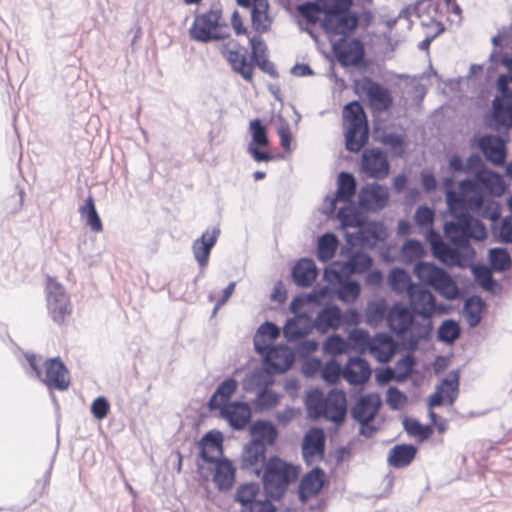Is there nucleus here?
<instances>
[{"mask_svg":"<svg viewBox=\"0 0 512 512\" xmlns=\"http://www.w3.org/2000/svg\"><path fill=\"white\" fill-rule=\"evenodd\" d=\"M449 211L456 217L455 222H447L444 227L447 238L457 246H465L470 239L477 241L487 237L484 224L468 214L470 210H460L457 213Z\"/></svg>","mask_w":512,"mask_h":512,"instance_id":"6","label":"nucleus"},{"mask_svg":"<svg viewBox=\"0 0 512 512\" xmlns=\"http://www.w3.org/2000/svg\"><path fill=\"white\" fill-rule=\"evenodd\" d=\"M498 88L502 98L493 101V115L496 122L504 127H512V77L501 75L498 78Z\"/></svg>","mask_w":512,"mask_h":512,"instance_id":"14","label":"nucleus"},{"mask_svg":"<svg viewBox=\"0 0 512 512\" xmlns=\"http://www.w3.org/2000/svg\"><path fill=\"white\" fill-rule=\"evenodd\" d=\"M459 392V374L457 371L451 372L447 378L443 379L436 387V390L428 398L430 409L443 405L444 403L452 405Z\"/></svg>","mask_w":512,"mask_h":512,"instance_id":"19","label":"nucleus"},{"mask_svg":"<svg viewBox=\"0 0 512 512\" xmlns=\"http://www.w3.org/2000/svg\"><path fill=\"white\" fill-rule=\"evenodd\" d=\"M491 267L497 271L508 270L511 266V258L505 249L494 248L489 251Z\"/></svg>","mask_w":512,"mask_h":512,"instance_id":"53","label":"nucleus"},{"mask_svg":"<svg viewBox=\"0 0 512 512\" xmlns=\"http://www.w3.org/2000/svg\"><path fill=\"white\" fill-rule=\"evenodd\" d=\"M220 52L235 72L247 82L253 83L254 67L252 62L248 61L245 48L229 36L228 40L220 46Z\"/></svg>","mask_w":512,"mask_h":512,"instance_id":"13","label":"nucleus"},{"mask_svg":"<svg viewBox=\"0 0 512 512\" xmlns=\"http://www.w3.org/2000/svg\"><path fill=\"white\" fill-rule=\"evenodd\" d=\"M398 348L397 342L386 333H377L372 337L369 353L381 363H387Z\"/></svg>","mask_w":512,"mask_h":512,"instance_id":"28","label":"nucleus"},{"mask_svg":"<svg viewBox=\"0 0 512 512\" xmlns=\"http://www.w3.org/2000/svg\"><path fill=\"white\" fill-rule=\"evenodd\" d=\"M45 292L50 317L57 325L66 324L72 315L73 307L65 288L54 278L47 276Z\"/></svg>","mask_w":512,"mask_h":512,"instance_id":"10","label":"nucleus"},{"mask_svg":"<svg viewBox=\"0 0 512 512\" xmlns=\"http://www.w3.org/2000/svg\"><path fill=\"white\" fill-rule=\"evenodd\" d=\"M413 310L420 316L430 319L444 308L437 305L436 298L429 290L417 285L408 296Z\"/></svg>","mask_w":512,"mask_h":512,"instance_id":"20","label":"nucleus"},{"mask_svg":"<svg viewBox=\"0 0 512 512\" xmlns=\"http://www.w3.org/2000/svg\"><path fill=\"white\" fill-rule=\"evenodd\" d=\"M417 451V448L411 444H397L390 449L387 462L393 468H405L413 462Z\"/></svg>","mask_w":512,"mask_h":512,"instance_id":"36","label":"nucleus"},{"mask_svg":"<svg viewBox=\"0 0 512 512\" xmlns=\"http://www.w3.org/2000/svg\"><path fill=\"white\" fill-rule=\"evenodd\" d=\"M426 240L431 245L433 255L447 265H455L459 262L458 252L445 244L439 233L431 227L427 232Z\"/></svg>","mask_w":512,"mask_h":512,"instance_id":"30","label":"nucleus"},{"mask_svg":"<svg viewBox=\"0 0 512 512\" xmlns=\"http://www.w3.org/2000/svg\"><path fill=\"white\" fill-rule=\"evenodd\" d=\"M281 395L274 392L269 388H264L258 392L257 396L252 402V405L257 412H265L274 409L279 405Z\"/></svg>","mask_w":512,"mask_h":512,"instance_id":"44","label":"nucleus"},{"mask_svg":"<svg viewBox=\"0 0 512 512\" xmlns=\"http://www.w3.org/2000/svg\"><path fill=\"white\" fill-rule=\"evenodd\" d=\"M482 309L483 303L480 298L471 297L466 300L464 305V312L467 322L471 326H476L480 322Z\"/></svg>","mask_w":512,"mask_h":512,"instance_id":"51","label":"nucleus"},{"mask_svg":"<svg viewBox=\"0 0 512 512\" xmlns=\"http://www.w3.org/2000/svg\"><path fill=\"white\" fill-rule=\"evenodd\" d=\"M381 405L380 397L376 394H369L361 397L352 408V415L361 425V433L371 437L375 428L369 425L374 419Z\"/></svg>","mask_w":512,"mask_h":512,"instance_id":"15","label":"nucleus"},{"mask_svg":"<svg viewBox=\"0 0 512 512\" xmlns=\"http://www.w3.org/2000/svg\"><path fill=\"white\" fill-rule=\"evenodd\" d=\"M263 355H265V363L268 369L274 373L287 371L294 362V355L286 346H271Z\"/></svg>","mask_w":512,"mask_h":512,"instance_id":"25","label":"nucleus"},{"mask_svg":"<svg viewBox=\"0 0 512 512\" xmlns=\"http://www.w3.org/2000/svg\"><path fill=\"white\" fill-rule=\"evenodd\" d=\"M294 282L301 287H309L317 277V267L313 260L303 258L293 268Z\"/></svg>","mask_w":512,"mask_h":512,"instance_id":"38","label":"nucleus"},{"mask_svg":"<svg viewBox=\"0 0 512 512\" xmlns=\"http://www.w3.org/2000/svg\"><path fill=\"white\" fill-rule=\"evenodd\" d=\"M249 128L252 134V141L248 146V151L252 155L253 159L257 162L270 161L271 155L266 149L269 144L267 130L262 125L259 119L250 121Z\"/></svg>","mask_w":512,"mask_h":512,"instance_id":"21","label":"nucleus"},{"mask_svg":"<svg viewBox=\"0 0 512 512\" xmlns=\"http://www.w3.org/2000/svg\"><path fill=\"white\" fill-rule=\"evenodd\" d=\"M325 433L322 428L313 427L307 431L302 441V455L307 462L321 460L325 452Z\"/></svg>","mask_w":512,"mask_h":512,"instance_id":"22","label":"nucleus"},{"mask_svg":"<svg viewBox=\"0 0 512 512\" xmlns=\"http://www.w3.org/2000/svg\"><path fill=\"white\" fill-rule=\"evenodd\" d=\"M361 292L360 285L356 281H346L340 285L338 298L344 302L355 301Z\"/></svg>","mask_w":512,"mask_h":512,"instance_id":"56","label":"nucleus"},{"mask_svg":"<svg viewBox=\"0 0 512 512\" xmlns=\"http://www.w3.org/2000/svg\"><path fill=\"white\" fill-rule=\"evenodd\" d=\"M219 234L220 231L217 228L206 230L199 239L193 242V254L200 267L203 268L208 264L211 250L216 244Z\"/></svg>","mask_w":512,"mask_h":512,"instance_id":"31","label":"nucleus"},{"mask_svg":"<svg viewBox=\"0 0 512 512\" xmlns=\"http://www.w3.org/2000/svg\"><path fill=\"white\" fill-rule=\"evenodd\" d=\"M321 375L327 383L336 384L343 376V369L337 361L330 360L322 368Z\"/></svg>","mask_w":512,"mask_h":512,"instance_id":"57","label":"nucleus"},{"mask_svg":"<svg viewBox=\"0 0 512 512\" xmlns=\"http://www.w3.org/2000/svg\"><path fill=\"white\" fill-rule=\"evenodd\" d=\"M222 416L235 429H243L249 423L251 410L248 404L241 402L230 403L221 409Z\"/></svg>","mask_w":512,"mask_h":512,"instance_id":"34","label":"nucleus"},{"mask_svg":"<svg viewBox=\"0 0 512 512\" xmlns=\"http://www.w3.org/2000/svg\"><path fill=\"white\" fill-rule=\"evenodd\" d=\"M236 469L227 459H220L215 462V473L213 481L219 490H229L235 482Z\"/></svg>","mask_w":512,"mask_h":512,"instance_id":"39","label":"nucleus"},{"mask_svg":"<svg viewBox=\"0 0 512 512\" xmlns=\"http://www.w3.org/2000/svg\"><path fill=\"white\" fill-rule=\"evenodd\" d=\"M352 6L353 0H315L298 5L296 10L308 24L320 22L328 37H349L360 24V15Z\"/></svg>","mask_w":512,"mask_h":512,"instance_id":"2","label":"nucleus"},{"mask_svg":"<svg viewBox=\"0 0 512 512\" xmlns=\"http://www.w3.org/2000/svg\"><path fill=\"white\" fill-rule=\"evenodd\" d=\"M370 376L369 363L359 357L350 358L343 368V378L351 385H363Z\"/></svg>","mask_w":512,"mask_h":512,"instance_id":"29","label":"nucleus"},{"mask_svg":"<svg viewBox=\"0 0 512 512\" xmlns=\"http://www.w3.org/2000/svg\"><path fill=\"white\" fill-rule=\"evenodd\" d=\"M358 87L367 96L373 110L383 112L392 106L393 99L389 90L371 78H363Z\"/></svg>","mask_w":512,"mask_h":512,"instance_id":"18","label":"nucleus"},{"mask_svg":"<svg viewBox=\"0 0 512 512\" xmlns=\"http://www.w3.org/2000/svg\"><path fill=\"white\" fill-rule=\"evenodd\" d=\"M332 49L343 66H357L363 61L365 55L364 45L358 38L340 37L332 45Z\"/></svg>","mask_w":512,"mask_h":512,"instance_id":"16","label":"nucleus"},{"mask_svg":"<svg viewBox=\"0 0 512 512\" xmlns=\"http://www.w3.org/2000/svg\"><path fill=\"white\" fill-rule=\"evenodd\" d=\"M406 432L414 437L418 442L428 440L433 434V428L430 425H423L417 420H406L404 422Z\"/></svg>","mask_w":512,"mask_h":512,"instance_id":"48","label":"nucleus"},{"mask_svg":"<svg viewBox=\"0 0 512 512\" xmlns=\"http://www.w3.org/2000/svg\"><path fill=\"white\" fill-rule=\"evenodd\" d=\"M234 500L240 506V512H276L277 508L258 483L249 482L239 485Z\"/></svg>","mask_w":512,"mask_h":512,"instance_id":"11","label":"nucleus"},{"mask_svg":"<svg viewBox=\"0 0 512 512\" xmlns=\"http://www.w3.org/2000/svg\"><path fill=\"white\" fill-rule=\"evenodd\" d=\"M479 148L485 158L494 165H503L506 159L505 142L499 136L484 135L479 140Z\"/></svg>","mask_w":512,"mask_h":512,"instance_id":"27","label":"nucleus"},{"mask_svg":"<svg viewBox=\"0 0 512 512\" xmlns=\"http://www.w3.org/2000/svg\"><path fill=\"white\" fill-rule=\"evenodd\" d=\"M279 328L270 322L262 324L257 333L254 336V347L255 350L263 354L266 350L271 347L272 343L279 337Z\"/></svg>","mask_w":512,"mask_h":512,"instance_id":"40","label":"nucleus"},{"mask_svg":"<svg viewBox=\"0 0 512 512\" xmlns=\"http://www.w3.org/2000/svg\"><path fill=\"white\" fill-rule=\"evenodd\" d=\"M80 215L86 220L87 225L92 231L99 233L103 230L101 219L96 211L94 199L89 196L84 205L79 209Z\"/></svg>","mask_w":512,"mask_h":512,"instance_id":"47","label":"nucleus"},{"mask_svg":"<svg viewBox=\"0 0 512 512\" xmlns=\"http://www.w3.org/2000/svg\"><path fill=\"white\" fill-rule=\"evenodd\" d=\"M423 244L417 240H407L401 249V254L406 262L412 263L425 256Z\"/></svg>","mask_w":512,"mask_h":512,"instance_id":"52","label":"nucleus"},{"mask_svg":"<svg viewBox=\"0 0 512 512\" xmlns=\"http://www.w3.org/2000/svg\"><path fill=\"white\" fill-rule=\"evenodd\" d=\"M348 340L359 352H369L372 337H370L367 331L363 329H354L349 333Z\"/></svg>","mask_w":512,"mask_h":512,"instance_id":"54","label":"nucleus"},{"mask_svg":"<svg viewBox=\"0 0 512 512\" xmlns=\"http://www.w3.org/2000/svg\"><path fill=\"white\" fill-rule=\"evenodd\" d=\"M342 314L339 307L332 305L322 309L316 316L314 327L321 333H327L330 329H338L341 324Z\"/></svg>","mask_w":512,"mask_h":512,"instance_id":"37","label":"nucleus"},{"mask_svg":"<svg viewBox=\"0 0 512 512\" xmlns=\"http://www.w3.org/2000/svg\"><path fill=\"white\" fill-rule=\"evenodd\" d=\"M306 406L313 418L324 417L325 419L341 424L347 413L346 394L342 390H332L326 397L315 391L308 395Z\"/></svg>","mask_w":512,"mask_h":512,"instance_id":"4","label":"nucleus"},{"mask_svg":"<svg viewBox=\"0 0 512 512\" xmlns=\"http://www.w3.org/2000/svg\"><path fill=\"white\" fill-rule=\"evenodd\" d=\"M325 484V473L320 468H314L306 473L299 485V498L306 502L315 498Z\"/></svg>","mask_w":512,"mask_h":512,"instance_id":"26","label":"nucleus"},{"mask_svg":"<svg viewBox=\"0 0 512 512\" xmlns=\"http://www.w3.org/2000/svg\"><path fill=\"white\" fill-rule=\"evenodd\" d=\"M372 266V259L362 252L353 254L347 261L345 267L351 273H364Z\"/></svg>","mask_w":512,"mask_h":512,"instance_id":"50","label":"nucleus"},{"mask_svg":"<svg viewBox=\"0 0 512 512\" xmlns=\"http://www.w3.org/2000/svg\"><path fill=\"white\" fill-rule=\"evenodd\" d=\"M453 184L452 178L444 180L447 206L453 213L471 210L484 219H499L500 205L494 199L486 197L485 191L494 196L502 195L505 184L501 175L490 170L478 171L474 179H465L459 183L458 193L452 190Z\"/></svg>","mask_w":512,"mask_h":512,"instance_id":"1","label":"nucleus"},{"mask_svg":"<svg viewBox=\"0 0 512 512\" xmlns=\"http://www.w3.org/2000/svg\"><path fill=\"white\" fill-rule=\"evenodd\" d=\"M238 389V382L233 378L224 380L209 400L211 410L221 409L228 405L229 400Z\"/></svg>","mask_w":512,"mask_h":512,"instance_id":"41","label":"nucleus"},{"mask_svg":"<svg viewBox=\"0 0 512 512\" xmlns=\"http://www.w3.org/2000/svg\"><path fill=\"white\" fill-rule=\"evenodd\" d=\"M348 342L339 335L329 336L323 344L325 354L338 356L346 353L348 350Z\"/></svg>","mask_w":512,"mask_h":512,"instance_id":"55","label":"nucleus"},{"mask_svg":"<svg viewBox=\"0 0 512 512\" xmlns=\"http://www.w3.org/2000/svg\"><path fill=\"white\" fill-rule=\"evenodd\" d=\"M243 8L250 9L251 26L256 34L270 31L273 18L269 14L268 0H236Z\"/></svg>","mask_w":512,"mask_h":512,"instance_id":"17","label":"nucleus"},{"mask_svg":"<svg viewBox=\"0 0 512 512\" xmlns=\"http://www.w3.org/2000/svg\"><path fill=\"white\" fill-rule=\"evenodd\" d=\"M356 193V180L354 176L347 172H341L338 175L337 190L330 200V210L333 212L337 202L350 204Z\"/></svg>","mask_w":512,"mask_h":512,"instance_id":"32","label":"nucleus"},{"mask_svg":"<svg viewBox=\"0 0 512 512\" xmlns=\"http://www.w3.org/2000/svg\"><path fill=\"white\" fill-rule=\"evenodd\" d=\"M222 19V11L219 9L196 15L189 28L190 38L203 43L228 38L229 33L224 32L226 24Z\"/></svg>","mask_w":512,"mask_h":512,"instance_id":"8","label":"nucleus"},{"mask_svg":"<svg viewBox=\"0 0 512 512\" xmlns=\"http://www.w3.org/2000/svg\"><path fill=\"white\" fill-rule=\"evenodd\" d=\"M252 434L255 436L254 441H260L263 444H274L278 437V431L276 427L268 421H256L252 428Z\"/></svg>","mask_w":512,"mask_h":512,"instance_id":"46","label":"nucleus"},{"mask_svg":"<svg viewBox=\"0 0 512 512\" xmlns=\"http://www.w3.org/2000/svg\"><path fill=\"white\" fill-rule=\"evenodd\" d=\"M109 410L110 405L107 399L104 397H98L92 402L91 412L93 416L98 420L106 418L109 413Z\"/></svg>","mask_w":512,"mask_h":512,"instance_id":"62","label":"nucleus"},{"mask_svg":"<svg viewBox=\"0 0 512 512\" xmlns=\"http://www.w3.org/2000/svg\"><path fill=\"white\" fill-rule=\"evenodd\" d=\"M460 335L459 325L453 320H445L438 330V337L445 342H453Z\"/></svg>","mask_w":512,"mask_h":512,"instance_id":"58","label":"nucleus"},{"mask_svg":"<svg viewBox=\"0 0 512 512\" xmlns=\"http://www.w3.org/2000/svg\"><path fill=\"white\" fill-rule=\"evenodd\" d=\"M383 143L390 147L396 155L401 156L404 153L405 142L401 135L387 134L383 137Z\"/></svg>","mask_w":512,"mask_h":512,"instance_id":"64","label":"nucleus"},{"mask_svg":"<svg viewBox=\"0 0 512 512\" xmlns=\"http://www.w3.org/2000/svg\"><path fill=\"white\" fill-rule=\"evenodd\" d=\"M475 278L479 285L486 291H493L497 286L491 271L486 267L475 268Z\"/></svg>","mask_w":512,"mask_h":512,"instance_id":"59","label":"nucleus"},{"mask_svg":"<svg viewBox=\"0 0 512 512\" xmlns=\"http://www.w3.org/2000/svg\"><path fill=\"white\" fill-rule=\"evenodd\" d=\"M266 458V446L260 441H252L243 453L242 465L244 468H252L258 471V466L262 465Z\"/></svg>","mask_w":512,"mask_h":512,"instance_id":"43","label":"nucleus"},{"mask_svg":"<svg viewBox=\"0 0 512 512\" xmlns=\"http://www.w3.org/2000/svg\"><path fill=\"white\" fill-rule=\"evenodd\" d=\"M346 148L359 152L368 141V123L363 107L358 101L347 104L343 109Z\"/></svg>","mask_w":512,"mask_h":512,"instance_id":"5","label":"nucleus"},{"mask_svg":"<svg viewBox=\"0 0 512 512\" xmlns=\"http://www.w3.org/2000/svg\"><path fill=\"white\" fill-rule=\"evenodd\" d=\"M222 434L218 431H209L200 441V455L210 463L218 461V457L222 455Z\"/></svg>","mask_w":512,"mask_h":512,"instance_id":"35","label":"nucleus"},{"mask_svg":"<svg viewBox=\"0 0 512 512\" xmlns=\"http://www.w3.org/2000/svg\"><path fill=\"white\" fill-rule=\"evenodd\" d=\"M299 468L278 457H271L265 464L262 483L264 491L274 500L281 499L288 487L299 476Z\"/></svg>","mask_w":512,"mask_h":512,"instance_id":"3","label":"nucleus"},{"mask_svg":"<svg viewBox=\"0 0 512 512\" xmlns=\"http://www.w3.org/2000/svg\"><path fill=\"white\" fill-rule=\"evenodd\" d=\"M386 319L389 328L397 335H404L410 331V336L414 343H417L419 339L427 337L431 330L430 324L427 326L415 327L412 312L401 303L393 305L389 310Z\"/></svg>","mask_w":512,"mask_h":512,"instance_id":"12","label":"nucleus"},{"mask_svg":"<svg viewBox=\"0 0 512 512\" xmlns=\"http://www.w3.org/2000/svg\"><path fill=\"white\" fill-rule=\"evenodd\" d=\"M434 211L427 206H420L414 215V220L419 227H431L434 221Z\"/></svg>","mask_w":512,"mask_h":512,"instance_id":"61","label":"nucleus"},{"mask_svg":"<svg viewBox=\"0 0 512 512\" xmlns=\"http://www.w3.org/2000/svg\"><path fill=\"white\" fill-rule=\"evenodd\" d=\"M338 219L344 227H358L359 219L353 207H342L338 211Z\"/></svg>","mask_w":512,"mask_h":512,"instance_id":"60","label":"nucleus"},{"mask_svg":"<svg viewBox=\"0 0 512 512\" xmlns=\"http://www.w3.org/2000/svg\"><path fill=\"white\" fill-rule=\"evenodd\" d=\"M407 402V397L399 389L390 387L387 391V403L393 409L402 408Z\"/></svg>","mask_w":512,"mask_h":512,"instance_id":"63","label":"nucleus"},{"mask_svg":"<svg viewBox=\"0 0 512 512\" xmlns=\"http://www.w3.org/2000/svg\"><path fill=\"white\" fill-rule=\"evenodd\" d=\"M338 239L332 233H326L318 240L317 258L322 262L331 260L338 248Z\"/></svg>","mask_w":512,"mask_h":512,"instance_id":"45","label":"nucleus"},{"mask_svg":"<svg viewBox=\"0 0 512 512\" xmlns=\"http://www.w3.org/2000/svg\"><path fill=\"white\" fill-rule=\"evenodd\" d=\"M388 283L390 288L397 294H407L416 288L418 284L412 282L410 275L402 268H394L388 275Z\"/></svg>","mask_w":512,"mask_h":512,"instance_id":"42","label":"nucleus"},{"mask_svg":"<svg viewBox=\"0 0 512 512\" xmlns=\"http://www.w3.org/2000/svg\"><path fill=\"white\" fill-rule=\"evenodd\" d=\"M362 168L372 178L382 179L388 175L389 163L378 149H368L362 156Z\"/></svg>","mask_w":512,"mask_h":512,"instance_id":"24","label":"nucleus"},{"mask_svg":"<svg viewBox=\"0 0 512 512\" xmlns=\"http://www.w3.org/2000/svg\"><path fill=\"white\" fill-rule=\"evenodd\" d=\"M413 273L424 285L434 288L442 297L448 300L458 298L459 288L444 269L430 262L419 261L415 264Z\"/></svg>","mask_w":512,"mask_h":512,"instance_id":"7","label":"nucleus"},{"mask_svg":"<svg viewBox=\"0 0 512 512\" xmlns=\"http://www.w3.org/2000/svg\"><path fill=\"white\" fill-rule=\"evenodd\" d=\"M248 39L252 51V58L261 69L265 70V66L269 62L266 59V46L261 35L256 34L248 37Z\"/></svg>","mask_w":512,"mask_h":512,"instance_id":"49","label":"nucleus"},{"mask_svg":"<svg viewBox=\"0 0 512 512\" xmlns=\"http://www.w3.org/2000/svg\"><path fill=\"white\" fill-rule=\"evenodd\" d=\"M388 199L387 188L379 184L367 185L359 193V205L366 210L382 209L387 204Z\"/></svg>","mask_w":512,"mask_h":512,"instance_id":"23","label":"nucleus"},{"mask_svg":"<svg viewBox=\"0 0 512 512\" xmlns=\"http://www.w3.org/2000/svg\"><path fill=\"white\" fill-rule=\"evenodd\" d=\"M311 318L305 314H299L289 319L283 328L285 338L290 341H298L305 338L313 329Z\"/></svg>","mask_w":512,"mask_h":512,"instance_id":"33","label":"nucleus"},{"mask_svg":"<svg viewBox=\"0 0 512 512\" xmlns=\"http://www.w3.org/2000/svg\"><path fill=\"white\" fill-rule=\"evenodd\" d=\"M27 361L36 376L49 390L65 391L69 388L71 384L70 374L67 367L59 357L50 358L44 362V373H42L39 368L37 357L35 355H28Z\"/></svg>","mask_w":512,"mask_h":512,"instance_id":"9","label":"nucleus"}]
</instances>
